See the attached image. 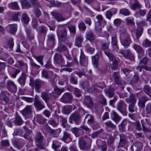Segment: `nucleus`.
<instances>
[{
	"instance_id": "a878e982",
	"label": "nucleus",
	"mask_w": 151,
	"mask_h": 151,
	"mask_svg": "<svg viewBox=\"0 0 151 151\" xmlns=\"http://www.w3.org/2000/svg\"><path fill=\"white\" fill-rule=\"evenodd\" d=\"M99 59V56L97 55L93 56L92 57L93 64L94 66L96 68H97L98 66Z\"/></svg>"
},
{
	"instance_id": "9b49d317",
	"label": "nucleus",
	"mask_w": 151,
	"mask_h": 151,
	"mask_svg": "<svg viewBox=\"0 0 151 151\" xmlns=\"http://www.w3.org/2000/svg\"><path fill=\"white\" fill-rule=\"evenodd\" d=\"M71 121L73 120L76 124H78L80 120V117L78 113L76 112L73 113L70 117Z\"/></svg>"
},
{
	"instance_id": "20e7f679",
	"label": "nucleus",
	"mask_w": 151,
	"mask_h": 151,
	"mask_svg": "<svg viewBox=\"0 0 151 151\" xmlns=\"http://www.w3.org/2000/svg\"><path fill=\"white\" fill-rule=\"evenodd\" d=\"M58 36L60 41H65L67 37V32L65 28H63L61 30L57 32Z\"/></svg>"
},
{
	"instance_id": "a19ab883",
	"label": "nucleus",
	"mask_w": 151,
	"mask_h": 151,
	"mask_svg": "<svg viewBox=\"0 0 151 151\" xmlns=\"http://www.w3.org/2000/svg\"><path fill=\"white\" fill-rule=\"evenodd\" d=\"M142 45L143 46L148 47L151 46V41L147 39L143 41Z\"/></svg>"
},
{
	"instance_id": "a211bd4d",
	"label": "nucleus",
	"mask_w": 151,
	"mask_h": 151,
	"mask_svg": "<svg viewBox=\"0 0 151 151\" xmlns=\"http://www.w3.org/2000/svg\"><path fill=\"white\" fill-rule=\"evenodd\" d=\"M96 19L97 20V21L95 22V23L101 24H102V26L103 27L106 24V22L103 20V18L102 15H97L96 17Z\"/></svg>"
},
{
	"instance_id": "bf43d9fd",
	"label": "nucleus",
	"mask_w": 151,
	"mask_h": 151,
	"mask_svg": "<svg viewBox=\"0 0 151 151\" xmlns=\"http://www.w3.org/2000/svg\"><path fill=\"white\" fill-rule=\"evenodd\" d=\"M54 91L55 93L58 95H60L61 93L63 92V89H60L58 88H56L54 89Z\"/></svg>"
},
{
	"instance_id": "3c124183",
	"label": "nucleus",
	"mask_w": 151,
	"mask_h": 151,
	"mask_svg": "<svg viewBox=\"0 0 151 151\" xmlns=\"http://www.w3.org/2000/svg\"><path fill=\"white\" fill-rule=\"evenodd\" d=\"M66 50L65 46L63 44H60L57 48V50L59 52L64 51Z\"/></svg>"
},
{
	"instance_id": "6ab92c4d",
	"label": "nucleus",
	"mask_w": 151,
	"mask_h": 151,
	"mask_svg": "<svg viewBox=\"0 0 151 151\" xmlns=\"http://www.w3.org/2000/svg\"><path fill=\"white\" fill-rule=\"evenodd\" d=\"M9 31L11 34L15 33L17 30V25L16 24H11L9 25L8 26Z\"/></svg>"
},
{
	"instance_id": "412c9836",
	"label": "nucleus",
	"mask_w": 151,
	"mask_h": 151,
	"mask_svg": "<svg viewBox=\"0 0 151 151\" xmlns=\"http://www.w3.org/2000/svg\"><path fill=\"white\" fill-rule=\"evenodd\" d=\"M86 38L90 41L93 40L94 38L93 32L91 31L87 32L86 34Z\"/></svg>"
},
{
	"instance_id": "ea45409f",
	"label": "nucleus",
	"mask_w": 151,
	"mask_h": 151,
	"mask_svg": "<svg viewBox=\"0 0 151 151\" xmlns=\"http://www.w3.org/2000/svg\"><path fill=\"white\" fill-rule=\"evenodd\" d=\"M105 92L110 97H112L114 95V89L112 88H109L108 89H106Z\"/></svg>"
},
{
	"instance_id": "f3484780",
	"label": "nucleus",
	"mask_w": 151,
	"mask_h": 151,
	"mask_svg": "<svg viewBox=\"0 0 151 151\" xmlns=\"http://www.w3.org/2000/svg\"><path fill=\"white\" fill-rule=\"evenodd\" d=\"M104 53L108 57L109 60L110 61L113 62H116V61L117 60L116 57L113 55V54L111 52L109 51L105 50L104 51Z\"/></svg>"
},
{
	"instance_id": "13d9d810",
	"label": "nucleus",
	"mask_w": 151,
	"mask_h": 151,
	"mask_svg": "<svg viewBox=\"0 0 151 151\" xmlns=\"http://www.w3.org/2000/svg\"><path fill=\"white\" fill-rule=\"evenodd\" d=\"M68 28L70 32L75 34L76 32L75 27L73 25H70L68 27Z\"/></svg>"
},
{
	"instance_id": "052dcab7",
	"label": "nucleus",
	"mask_w": 151,
	"mask_h": 151,
	"mask_svg": "<svg viewBox=\"0 0 151 151\" xmlns=\"http://www.w3.org/2000/svg\"><path fill=\"white\" fill-rule=\"evenodd\" d=\"M39 31L41 33H45L47 32V29L46 27L43 26H41L39 27Z\"/></svg>"
},
{
	"instance_id": "49530a36",
	"label": "nucleus",
	"mask_w": 151,
	"mask_h": 151,
	"mask_svg": "<svg viewBox=\"0 0 151 151\" xmlns=\"http://www.w3.org/2000/svg\"><path fill=\"white\" fill-rule=\"evenodd\" d=\"M135 104L130 103L128 106L129 110L131 113L133 112L136 110L135 108Z\"/></svg>"
},
{
	"instance_id": "7ed1b4c3",
	"label": "nucleus",
	"mask_w": 151,
	"mask_h": 151,
	"mask_svg": "<svg viewBox=\"0 0 151 151\" xmlns=\"http://www.w3.org/2000/svg\"><path fill=\"white\" fill-rule=\"evenodd\" d=\"M72 97L71 94L69 93H65L60 99L61 101L63 103H70L72 100Z\"/></svg>"
},
{
	"instance_id": "4be33fe9",
	"label": "nucleus",
	"mask_w": 151,
	"mask_h": 151,
	"mask_svg": "<svg viewBox=\"0 0 151 151\" xmlns=\"http://www.w3.org/2000/svg\"><path fill=\"white\" fill-rule=\"evenodd\" d=\"M111 119L116 122H118L121 119V118L114 111H112L111 113Z\"/></svg>"
},
{
	"instance_id": "774afa93",
	"label": "nucleus",
	"mask_w": 151,
	"mask_h": 151,
	"mask_svg": "<svg viewBox=\"0 0 151 151\" xmlns=\"http://www.w3.org/2000/svg\"><path fill=\"white\" fill-rule=\"evenodd\" d=\"M71 130L72 133L76 136L78 132L79 129L77 127H74L72 128Z\"/></svg>"
},
{
	"instance_id": "a18cd8bd",
	"label": "nucleus",
	"mask_w": 151,
	"mask_h": 151,
	"mask_svg": "<svg viewBox=\"0 0 151 151\" xmlns=\"http://www.w3.org/2000/svg\"><path fill=\"white\" fill-rule=\"evenodd\" d=\"M105 126L107 127H110L112 129H115L116 127L115 125H114L110 121H108L106 122Z\"/></svg>"
},
{
	"instance_id": "b1692460",
	"label": "nucleus",
	"mask_w": 151,
	"mask_h": 151,
	"mask_svg": "<svg viewBox=\"0 0 151 151\" xmlns=\"http://www.w3.org/2000/svg\"><path fill=\"white\" fill-rule=\"evenodd\" d=\"M26 74L23 73L22 76L18 79V81L20 84L22 86H24L25 85L26 81Z\"/></svg>"
},
{
	"instance_id": "473e14b6",
	"label": "nucleus",
	"mask_w": 151,
	"mask_h": 151,
	"mask_svg": "<svg viewBox=\"0 0 151 151\" xmlns=\"http://www.w3.org/2000/svg\"><path fill=\"white\" fill-rule=\"evenodd\" d=\"M8 6L9 8L14 10H18L19 9V6L16 2H13L9 4Z\"/></svg>"
},
{
	"instance_id": "6e6552de",
	"label": "nucleus",
	"mask_w": 151,
	"mask_h": 151,
	"mask_svg": "<svg viewBox=\"0 0 151 151\" xmlns=\"http://www.w3.org/2000/svg\"><path fill=\"white\" fill-rule=\"evenodd\" d=\"M7 88L12 91H17V87L14 83L12 81H8L7 83Z\"/></svg>"
},
{
	"instance_id": "2f4dec72",
	"label": "nucleus",
	"mask_w": 151,
	"mask_h": 151,
	"mask_svg": "<svg viewBox=\"0 0 151 151\" xmlns=\"http://www.w3.org/2000/svg\"><path fill=\"white\" fill-rule=\"evenodd\" d=\"M85 119L87 120L88 123L89 124H91L94 122L93 117L89 114L86 115L85 117Z\"/></svg>"
},
{
	"instance_id": "ddd939ff",
	"label": "nucleus",
	"mask_w": 151,
	"mask_h": 151,
	"mask_svg": "<svg viewBox=\"0 0 151 151\" xmlns=\"http://www.w3.org/2000/svg\"><path fill=\"white\" fill-rule=\"evenodd\" d=\"M55 41L54 35L50 34L48 35L47 43L50 47H53Z\"/></svg>"
},
{
	"instance_id": "c9c22d12",
	"label": "nucleus",
	"mask_w": 151,
	"mask_h": 151,
	"mask_svg": "<svg viewBox=\"0 0 151 151\" xmlns=\"http://www.w3.org/2000/svg\"><path fill=\"white\" fill-rule=\"evenodd\" d=\"M119 52L123 55L126 58L129 56L130 54L132 53L130 50L128 49L120 50Z\"/></svg>"
},
{
	"instance_id": "79ce46f5",
	"label": "nucleus",
	"mask_w": 151,
	"mask_h": 151,
	"mask_svg": "<svg viewBox=\"0 0 151 151\" xmlns=\"http://www.w3.org/2000/svg\"><path fill=\"white\" fill-rule=\"evenodd\" d=\"M120 13L125 16H128L130 14V12L128 9H123L120 10Z\"/></svg>"
},
{
	"instance_id": "9d476101",
	"label": "nucleus",
	"mask_w": 151,
	"mask_h": 151,
	"mask_svg": "<svg viewBox=\"0 0 151 151\" xmlns=\"http://www.w3.org/2000/svg\"><path fill=\"white\" fill-rule=\"evenodd\" d=\"M34 105L37 109L40 110H41L42 109L44 108L42 104L38 100L37 97L35 98Z\"/></svg>"
},
{
	"instance_id": "680f3d73",
	"label": "nucleus",
	"mask_w": 151,
	"mask_h": 151,
	"mask_svg": "<svg viewBox=\"0 0 151 151\" xmlns=\"http://www.w3.org/2000/svg\"><path fill=\"white\" fill-rule=\"evenodd\" d=\"M30 65L32 68L36 69H38L40 68V66L39 65L36 64L32 60L30 62Z\"/></svg>"
},
{
	"instance_id": "09e8293b",
	"label": "nucleus",
	"mask_w": 151,
	"mask_h": 151,
	"mask_svg": "<svg viewBox=\"0 0 151 151\" xmlns=\"http://www.w3.org/2000/svg\"><path fill=\"white\" fill-rule=\"evenodd\" d=\"M145 92L149 96H151V89L147 86H145L144 88Z\"/></svg>"
},
{
	"instance_id": "8fccbe9b",
	"label": "nucleus",
	"mask_w": 151,
	"mask_h": 151,
	"mask_svg": "<svg viewBox=\"0 0 151 151\" xmlns=\"http://www.w3.org/2000/svg\"><path fill=\"white\" fill-rule=\"evenodd\" d=\"M35 58L41 65H43V64L42 61V60L43 58V56H35Z\"/></svg>"
},
{
	"instance_id": "e433bc0d",
	"label": "nucleus",
	"mask_w": 151,
	"mask_h": 151,
	"mask_svg": "<svg viewBox=\"0 0 151 151\" xmlns=\"http://www.w3.org/2000/svg\"><path fill=\"white\" fill-rule=\"evenodd\" d=\"M117 41L116 37L114 36L112 37L111 38V44L112 45L116 46V50L119 49V47L117 46Z\"/></svg>"
},
{
	"instance_id": "0eeeda50",
	"label": "nucleus",
	"mask_w": 151,
	"mask_h": 151,
	"mask_svg": "<svg viewBox=\"0 0 151 151\" xmlns=\"http://www.w3.org/2000/svg\"><path fill=\"white\" fill-rule=\"evenodd\" d=\"M79 145L80 149L83 150H86L88 149L91 146L90 144L87 143L83 140L80 141Z\"/></svg>"
},
{
	"instance_id": "423d86ee",
	"label": "nucleus",
	"mask_w": 151,
	"mask_h": 151,
	"mask_svg": "<svg viewBox=\"0 0 151 151\" xmlns=\"http://www.w3.org/2000/svg\"><path fill=\"white\" fill-rule=\"evenodd\" d=\"M54 17V18L58 21H64L66 18L63 17L62 15L55 11H53L50 13Z\"/></svg>"
},
{
	"instance_id": "5fc2aeb1",
	"label": "nucleus",
	"mask_w": 151,
	"mask_h": 151,
	"mask_svg": "<svg viewBox=\"0 0 151 151\" xmlns=\"http://www.w3.org/2000/svg\"><path fill=\"white\" fill-rule=\"evenodd\" d=\"M45 141L42 142V143H40L37 144V147L38 149L44 150L45 148Z\"/></svg>"
},
{
	"instance_id": "c756f323",
	"label": "nucleus",
	"mask_w": 151,
	"mask_h": 151,
	"mask_svg": "<svg viewBox=\"0 0 151 151\" xmlns=\"http://www.w3.org/2000/svg\"><path fill=\"white\" fill-rule=\"evenodd\" d=\"M42 82L39 80H36L35 81V86L36 91L39 93V89L41 87Z\"/></svg>"
},
{
	"instance_id": "69168bd1",
	"label": "nucleus",
	"mask_w": 151,
	"mask_h": 151,
	"mask_svg": "<svg viewBox=\"0 0 151 151\" xmlns=\"http://www.w3.org/2000/svg\"><path fill=\"white\" fill-rule=\"evenodd\" d=\"M0 99L4 100L6 102H8V98L5 96L4 94L3 93H2L0 95Z\"/></svg>"
},
{
	"instance_id": "5701e85b",
	"label": "nucleus",
	"mask_w": 151,
	"mask_h": 151,
	"mask_svg": "<svg viewBox=\"0 0 151 151\" xmlns=\"http://www.w3.org/2000/svg\"><path fill=\"white\" fill-rule=\"evenodd\" d=\"M42 75L43 77L46 78H50L53 76V73L51 72L48 73L47 71L45 70H43L42 71Z\"/></svg>"
},
{
	"instance_id": "1a4fd4ad",
	"label": "nucleus",
	"mask_w": 151,
	"mask_h": 151,
	"mask_svg": "<svg viewBox=\"0 0 151 151\" xmlns=\"http://www.w3.org/2000/svg\"><path fill=\"white\" fill-rule=\"evenodd\" d=\"M113 78L116 83L118 84L122 85L124 82H122L121 81L120 75L119 72H116L114 73Z\"/></svg>"
},
{
	"instance_id": "bb28decb",
	"label": "nucleus",
	"mask_w": 151,
	"mask_h": 151,
	"mask_svg": "<svg viewBox=\"0 0 151 151\" xmlns=\"http://www.w3.org/2000/svg\"><path fill=\"white\" fill-rule=\"evenodd\" d=\"M147 100V99L146 97H142L139 98L138 102L139 106L141 107H144L145 106V103Z\"/></svg>"
},
{
	"instance_id": "39448f33",
	"label": "nucleus",
	"mask_w": 151,
	"mask_h": 151,
	"mask_svg": "<svg viewBox=\"0 0 151 151\" xmlns=\"http://www.w3.org/2000/svg\"><path fill=\"white\" fill-rule=\"evenodd\" d=\"M80 59L81 64L83 66H86L87 65L88 63V58L85 55L83 52L82 50H81V52Z\"/></svg>"
},
{
	"instance_id": "603ef678",
	"label": "nucleus",
	"mask_w": 151,
	"mask_h": 151,
	"mask_svg": "<svg viewBox=\"0 0 151 151\" xmlns=\"http://www.w3.org/2000/svg\"><path fill=\"white\" fill-rule=\"evenodd\" d=\"M102 24L98 23H95V28L97 32H100L101 30V26Z\"/></svg>"
},
{
	"instance_id": "f03ea898",
	"label": "nucleus",
	"mask_w": 151,
	"mask_h": 151,
	"mask_svg": "<svg viewBox=\"0 0 151 151\" xmlns=\"http://www.w3.org/2000/svg\"><path fill=\"white\" fill-rule=\"evenodd\" d=\"M127 105L124 101H121L117 104V109L124 116L127 115V112L126 110Z\"/></svg>"
},
{
	"instance_id": "2eb2a0df",
	"label": "nucleus",
	"mask_w": 151,
	"mask_h": 151,
	"mask_svg": "<svg viewBox=\"0 0 151 151\" xmlns=\"http://www.w3.org/2000/svg\"><path fill=\"white\" fill-rule=\"evenodd\" d=\"M61 139L67 143H68L72 140L70 137V134L66 132H64L63 136Z\"/></svg>"
},
{
	"instance_id": "4d7b16f0",
	"label": "nucleus",
	"mask_w": 151,
	"mask_h": 151,
	"mask_svg": "<svg viewBox=\"0 0 151 151\" xmlns=\"http://www.w3.org/2000/svg\"><path fill=\"white\" fill-rule=\"evenodd\" d=\"M86 48L87 51L88 52L92 53L94 51V48L90 47L88 44L86 45Z\"/></svg>"
},
{
	"instance_id": "7c9ffc66",
	"label": "nucleus",
	"mask_w": 151,
	"mask_h": 151,
	"mask_svg": "<svg viewBox=\"0 0 151 151\" xmlns=\"http://www.w3.org/2000/svg\"><path fill=\"white\" fill-rule=\"evenodd\" d=\"M41 97L46 102H47V101L50 98L49 95L48 93V92L47 91L41 93Z\"/></svg>"
},
{
	"instance_id": "4c0bfd02",
	"label": "nucleus",
	"mask_w": 151,
	"mask_h": 151,
	"mask_svg": "<svg viewBox=\"0 0 151 151\" xmlns=\"http://www.w3.org/2000/svg\"><path fill=\"white\" fill-rule=\"evenodd\" d=\"M22 21L25 23H28L29 21V18L27 15L25 13H24L22 14Z\"/></svg>"
},
{
	"instance_id": "c03bdc74",
	"label": "nucleus",
	"mask_w": 151,
	"mask_h": 151,
	"mask_svg": "<svg viewBox=\"0 0 151 151\" xmlns=\"http://www.w3.org/2000/svg\"><path fill=\"white\" fill-rule=\"evenodd\" d=\"M20 2L22 6L29 7L31 6L30 3L26 0H20Z\"/></svg>"
},
{
	"instance_id": "c85d7f7f",
	"label": "nucleus",
	"mask_w": 151,
	"mask_h": 151,
	"mask_svg": "<svg viewBox=\"0 0 151 151\" xmlns=\"http://www.w3.org/2000/svg\"><path fill=\"white\" fill-rule=\"evenodd\" d=\"M120 136V139L119 145L120 147H123L125 145L126 143L125 136L123 134H121Z\"/></svg>"
},
{
	"instance_id": "f704fd0d",
	"label": "nucleus",
	"mask_w": 151,
	"mask_h": 151,
	"mask_svg": "<svg viewBox=\"0 0 151 151\" xmlns=\"http://www.w3.org/2000/svg\"><path fill=\"white\" fill-rule=\"evenodd\" d=\"M45 121V119L41 115H37V122L40 124H43Z\"/></svg>"
},
{
	"instance_id": "cd10ccee",
	"label": "nucleus",
	"mask_w": 151,
	"mask_h": 151,
	"mask_svg": "<svg viewBox=\"0 0 151 151\" xmlns=\"http://www.w3.org/2000/svg\"><path fill=\"white\" fill-rule=\"evenodd\" d=\"M126 101L130 103L135 104L137 101L136 99H135L134 96L133 94L131 95L128 98L126 99Z\"/></svg>"
},
{
	"instance_id": "dca6fc26",
	"label": "nucleus",
	"mask_w": 151,
	"mask_h": 151,
	"mask_svg": "<svg viewBox=\"0 0 151 151\" xmlns=\"http://www.w3.org/2000/svg\"><path fill=\"white\" fill-rule=\"evenodd\" d=\"M84 103L88 107H91L93 104V102L91 97L89 96H86L84 98Z\"/></svg>"
},
{
	"instance_id": "f257e3e1",
	"label": "nucleus",
	"mask_w": 151,
	"mask_h": 151,
	"mask_svg": "<svg viewBox=\"0 0 151 151\" xmlns=\"http://www.w3.org/2000/svg\"><path fill=\"white\" fill-rule=\"evenodd\" d=\"M121 42L125 48L128 47L131 42L128 34L126 32L122 33L120 36Z\"/></svg>"
},
{
	"instance_id": "e2e57ef3",
	"label": "nucleus",
	"mask_w": 151,
	"mask_h": 151,
	"mask_svg": "<svg viewBox=\"0 0 151 151\" xmlns=\"http://www.w3.org/2000/svg\"><path fill=\"white\" fill-rule=\"evenodd\" d=\"M29 2L35 6L39 7L40 5L37 0H29Z\"/></svg>"
},
{
	"instance_id": "6e6d98bb",
	"label": "nucleus",
	"mask_w": 151,
	"mask_h": 151,
	"mask_svg": "<svg viewBox=\"0 0 151 151\" xmlns=\"http://www.w3.org/2000/svg\"><path fill=\"white\" fill-rule=\"evenodd\" d=\"M8 45L10 48H12L14 45V40L12 38H10L8 42Z\"/></svg>"
},
{
	"instance_id": "4468645a",
	"label": "nucleus",
	"mask_w": 151,
	"mask_h": 151,
	"mask_svg": "<svg viewBox=\"0 0 151 151\" xmlns=\"http://www.w3.org/2000/svg\"><path fill=\"white\" fill-rule=\"evenodd\" d=\"M54 62L57 64H60L63 61V59L61 55L59 53H56L54 57Z\"/></svg>"
},
{
	"instance_id": "338daca9",
	"label": "nucleus",
	"mask_w": 151,
	"mask_h": 151,
	"mask_svg": "<svg viewBox=\"0 0 151 151\" xmlns=\"http://www.w3.org/2000/svg\"><path fill=\"white\" fill-rule=\"evenodd\" d=\"M109 43L108 42L102 43V48L104 50H106L108 49Z\"/></svg>"
},
{
	"instance_id": "864d4df0",
	"label": "nucleus",
	"mask_w": 151,
	"mask_h": 151,
	"mask_svg": "<svg viewBox=\"0 0 151 151\" xmlns=\"http://www.w3.org/2000/svg\"><path fill=\"white\" fill-rule=\"evenodd\" d=\"M78 27L79 29L82 31H85L86 28L85 24L83 22H81L79 24Z\"/></svg>"
},
{
	"instance_id": "37998d69",
	"label": "nucleus",
	"mask_w": 151,
	"mask_h": 151,
	"mask_svg": "<svg viewBox=\"0 0 151 151\" xmlns=\"http://www.w3.org/2000/svg\"><path fill=\"white\" fill-rule=\"evenodd\" d=\"M22 123L23 121L21 118L18 116H17L15 121V124L18 125H20L22 124Z\"/></svg>"
},
{
	"instance_id": "72a5a7b5",
	"label": "nucleus",
	"mask_w": 151,
	"mask_h": 151,
	"mask_svg": "<svg viewBox=\"0 0 151 151\" xmlns=\"http://www.w3.org/2000/svg\"><path fill=\"white\" fill-rule=\"evenodd\" d=\"M36 141L38 143H42V142L44 141L45 140L43 139V136L42 134L40 133H38L37 134L35 138Z\"/></svg>"
},
{
	"instance_id": "de8ad7c7",
	"label": "nucleus",
	"mask_w": 151,
	"mask_h": 151,
	"mask_svg": "<svg viewBox=\"0 0 151 151\" xmlns=\"http://www.w3.org/2000/svg\"><path fill=\"white\" fill-rule=\"evenodd\" d=\"M127 123L126 119H124L121 124L119 125V127L120 129H123L124 128Z\"/></svg>"
},
{
	"instance_id": "393cba45",
	"label": "nucleus",
	"mask_w": 151,
	"mask_h": 151,
	"mask_svg": "<svg viewBox=\"0 0 151 151\" xmlns=\"http://www.w3.org/2000/svg\"><path fill=\"white\" fill-rule=\"evenodd\" d=\"M72 108L71 106H64L62 108V111L65 114H69L71 111Z\"/></svg>"
},
{
	"instance_id": "58836bf2",
	"label": "nucleus",
	"mask_w": 151,
	"mask_h": 151,
	"mask_svg": "<svg viewBox=\"0 0 151 151\" xmlns=\"http://www.w3.org/2000/svg\"><path fill=\"white\" fill-rule=\"evenodd\" d=\"M133 48L135 51L139 54H141L142 52V48L139 45L134 44L133 45Z\"/></svg>"
},
{
	"instance_id": "aec40b11",
	"label": "nucleus",
	"mask_w": 151,
	"mask_h": 151,
	"mask_svg": "<svg viewBox=\"0 0 151 151\" xmlns=\"http://www.w3.org/2000/svg\"><path fill=\"white\" fill-rule=\"evenodd\" d=\"M83 40V37L82 36H79L77 37L76 39L75 45L78 47H81Z\"/></svg>"
},
{
	"instance_id": "0e129e2a",
	"label": "nucleus",
	"mask_w": 151,
	"mask_h": 151,
	"mask_svg": "<svg viewBox=\"0 0 151 151\" xmlns=\"http://www.w3.org/2000/svg\"><path fill=\"white\" fill-rule=\"evenodd\" d=\"M139 77L137 75H135L134 76L133 78L132 79V83H136L139 81Z\"/></svg>"
},
{
	"instance_id": "f8f14e48",
	"label": "nucleus",
	"mask_w": 151,
	"mask_h": 151,
	"mask_svg": "<svg viewBox=\"0 0 151 151\" xmlns=\"http://www.w3.org/2000/svg\"><path fill=\"white\" fill-rule=\"evenodd\" d=\"M32 112V107L31 105H27L21 111V113L24 115L30 114Z\"/></svg>"
}]
</instances>
